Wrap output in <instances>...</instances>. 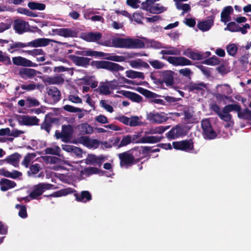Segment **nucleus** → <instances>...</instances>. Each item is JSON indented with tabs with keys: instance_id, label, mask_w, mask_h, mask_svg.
<instances>
[{
	"instance_id": "f257e3e1",
	"label": "nucleus",
	"mask_w": 251,
	"mask_h": 251,
	"mask_svg": "<svg viewBox=\"0 0 251 251\" xmlns=\"http://www.w3.org/2000/svg\"><path fill=\"white\" fill-rule=\"evenodd\" d=\"M54 41L50 39L45 38H37L26 43H24L21 42H15L10 44V48L8 49L7 50L11 53H12L15 51L18 50V49L21 48H24L27 47H30L32 48L46 47L49 46L50 43Z\"/></svg>"
},
{
	"instance_id": "f03ea898",
	"label": "nucleus",
	"mask_w": 251,
	"mask_h": 251,
	"mask_svg": "<svg viewBox=\"0 0 251 251\" xmlns=\"http://www.w3.org/2000/svg\"><path fill=\"white\" fill-rule=\"evenodd\" d=\"M74 196L76 201H80L82 202H86L92 200V195L87 190H84L81 192L80 194L76 193V190L68 188L65 189L55 192L52 194L49 195L50 197H60L65 196L67 195L74 193Z\"/></svg>"
},
{
	"instance_id": "7ed1b4c3",
	"label": "nucleus",
	"mask_w": 251,
	"mask_h": 251,
	"mask_svg": "<svg viewBox=\"0 0 251 251\" xmlns=\"http://www.w3.org/2000/svg\"><path fill=\"white\" fill-rule=\"evenodd\" d=\"M90 65L94 68L105 69L113 73L124 70V68L121 65L106 60H93L90 62Z\"/></svg>"
},
{
	"instance_id": "20e7f679",
	"label": "nucleus",
	"mask_w": 251,
	"mask_h": 251,
	"mask_svg": "<svg viewBox=\"0 0 251 251\" xmlns=\"http://www.w3.org/2000/svg\"><path fill=\"white\" fill-rule=\"evenodd\" d=\"M190 129L189 126L177 125L173 127L165 134L166 137L169 140H174L179 137L186 136Z\"/></svg>"
},
{
	"instance_id": "39448f33",
	"label": "nucleus",
	"mask_w": 251,
	"mask_h": 251,
	"mask_svg": "<svg viewBox=\"0 0 251 251\" xmlns=\"http://www.w3.org/2000/svg\"><path fill=\"white\" fill-rule=\"evenodd\" d=\"M53 186L52 184L48 183H39L33 186L31 192L28 195V197L30 198L31 200L38 199L43 193L47 190L51 189Z\"/></svg>"
},
{
	"instance_id": "423d86ee",
	"label": "nucleus",
	"mask_w": 251,
	"mask_h": 251,
	"mask_svg": "<svg viewBox=\"0 0 251 251\" xmlns=\"http://www.w3.org/2000/svg\"><path fill=\"white\" fill-rule=\"evenodd\" d=\"M127 151H130L131 156L137 163L149 154L150 148L147 146L136 147Z\"/></svg>"
},
{
	"instance_id": "0eeeda50",
	"label": "nucleus",
	"mask_w": 251,
	"mask_h": 251,
	"mask_svg": "<svg viewBox=\"0 0 251 251\" xmlns=\"http://www.w3.org/2000/svg\"><path fill=\"white\" fill-rule=\"evenodd\" d=\"M201 126L203 130V136L205 139L212 140L217 137V133L212 128L211 123L208 119L203 120L201 122Z\"/></svg>"
},
{
	"instance_id": "6e6552de",
	"label": "nucleus",
	"mask_w": 251,
	"mask_h": 251,
	"mask_svg": "<svg viewBox=\"0 0 251 251\" xmlns=\"http://www.w3.org/2000/svg\"><path fill=\"white\" fill-rule=\"evenodd\" d=\"M118 156L121 167L128 168L137 163L130 155V151H126L120 153L118 154Z\"/></svg>"
},
{
	"instance_id": "1a4fd4ad",
	"label": "nucleus",
	"mask_w": 251,
	"mask_h": 251,
	"mask_svg": "<svg viewBox=\"0 0 251 251\" xmlns=\"http://www.w3.org/2000/svg\"><path fill=\"white\" fill-rule=\"evenodd\" d=\"M175 149L189 152L194 149V143L193 139L175 141L173 143Z\"/></svg>"
},
{
	"instance_id": "9d476101",
	"label": "nucleus",
	"mask_w": 251,
	"mask_h": 251,
	"mask_svg": "<svg viewBox=\"0 0 251 251\" xmlns=\"http://www.w3.org/2000/svg\"><path fill=\"white\" fill-rule=\"evenodd\" d=\"M242 109V107L238 103L227 104L223 108V111L225 115L221 116L223 118H225V122H230L231 121L232 116L230 112L234 111L237 112Z\"/></svg>"
},
{
	"instance_id": "9b49d317",
	"label": "nucleus",
	"mask_w": 251,
	"mask_h": 251,
	"mask_svg": "<svg viewBox=\"0 0 251 251\" xmlns=\"http://www.w3.org/2000/svg\"><path fill=\"white\" fill-rule=\"evenodd\" d=\"M18 121L20 125L22 126H38L40 123V119L35 116L24 115L19 116Z\"/></svg>"
},
{
	"instance_id": "f8f14e48",
	"label": "nucleus",
	"mask_w": 251,
	"mask_h": 251,
	"mask_svg": "<svg viewBox=\"0 0 251 251\" xmlns=\"http://www.w3.org/2000/svg\"><path fill=\"white\" fill-rule=\"evenodd\" d=\"M146 119L151 123L157 124L165 123L168 120V118L164 113H159L155 112H150L147 114Z\"/></svg>"
},
{
	"instance_id": "ddd939ff",
	"label": "nucleus",
	"mask_w": 251,
	"mask_h": 251,
	"mask_svg": "<svg viewBox=\"0 0 251 251\" xmlns=\"http://www.w3.org/2000/svg\"><path fill=\"white\" fill-rule=\"evenodd\" d=\"M13 64L16 66H20L24 67H37V64L32 62L30 60L21 56L13 57L12 58Z\"/></svg>"
},
{
	"instance_id": "4468645a",
	"label": "nucleus",
	"mask_w": 251,
	"mask_h": 251,
	"mask_svg": "<svg viewBox=\"0 0 251 251\" xmlns=\"http://www.w3.org/2000/svg\"><path fill=\"white\" fill-rule=\"evenodd\" d=\"M38 74H40V72L28 68H21L19 73V76L24 80L32 79Z\"/></svg>"
},
{
	"instance_id": "2eb2a0df",
	"label": "nucleus",
	"mask_w": 251,
	"mask_h": 251,
	"mask_svg": "<svg viewBox=\"0 0 251 251\" xmlns=\"http://www.w3.org/2000/svg\"><path fill=\"white\" fill-rule=\"evenodd\" d=\"M58 122V118L53 117V114H47L45 116L44 122L41 125V129L50 133L52 124Z\"/></svg>"
},
{
	"instance_id": "dca6fc26",
	"label": "nucleus",
	"mask_w": 251,
	"mask_h": 251,
	"mask_svg": "<svg viewBox=\"0 0 251 251\" xmlns=\"http://www.w3.org/2000/svg\"><path fill=\"white\" fill-rule=\"evenodd\" d=\"M54 32L55 34L64 38H75L78 35V33L75 30L69 28L55 29Z\"/></svg>"
},
{
	"instance_id": "f3484780",
	"label": "nucleus",
	"mask_w": 251,
	"mask_h": 251,
	"mask_svg": "<svg viewBox=\"0 0 251 251\" xmlns=\"http://www.w3.org/2000/svg\"><path fill=\"white\" fill-rule=\"evenodd\" d=\"M69 58L72 60L73 63L78 66L86 68L90 64L91 59L86 57H79L75 55H70Z\"/></svg>"
},
{
	"instance_id": "a211bd4d",
	"label": "nucleus",
	"mask_w": 251,
	"mask_h": 251,
	"mask_svg": "<svg viewBox=\"0 0 251 251\" xmlns=\"http://www.w3.org/2000/svg\"><path fill=\"white\" fill-rule=\"evenodd\" d=\"M105 160V157L103 155L97 156L94 154H89L85 159L87 164L97 166L100 167L103 162Z\"/></svg>"
},
{
	"instance_id": "6ab92c4d",
	"label": "nucleus",
	"mask_w": 251,
	"mask_h": 251,
	"mask_svg": "<svg viewBox=\"0 0 251 251\" xmlns=\"http://www.w3.org/2000/svg\"><path fill=\"white\" fill-rule=\"evenodd\" d=\"M118 93L123 95L125 97L128 98L135 102H141L143 101V98L139 94H136L131 91L121 90L118 91Z\"/></svg>"
},
{
	"instance_id": "aec40b11",
	"label": "nucleus",
	"mask_w": 251,
	"mask_h": 251,
	"mask_svg": "<svg viewBox=\"0 0 251 251\" xmlns=\"http://www.w3.org/2000/svg\"><path fill=\"white\" fill-rule=\"evenodd\" d=\"M47 93L50 100H52L54 103L58 101L61 98V94L58 88L55 87H50L47 89Z\"/></svg>"
},
{
	"instance_id": "412c9836",
	"label": "nucleus",
	"mask_w": 251,
	"mask_h": 251,
	"mask_svg": "<svg viewBox=\"0 0 251 251\" xmlns=\"http://www.w3.org/2000/svg\"><path fill=\"white\" fill-rule=\"evenodd\" d=\"M64 79L63 77V75H55L54 76H47L44 80L45 84L49 85L52 84H63Z\"/></svg>"
},
{
	"instance_id": "4be33fe9",
	"label": "nucleus",
	"mask_w": 251,
	"mask_h": 251,
	"mask_svg": "<svg viewBox=\"0 0 251 251\" xmlns=\"http://www.w3.org/2000/svg\"><path fill=\"white\" fill-rule=\"evenodd\" d=\"M163 138V136H143L136 141V143L155 144L160 142Z\"/></svg>"
},
{
	"instance_id": "5701e85b",
	"label": "nucleus",
	"mask_w": 251,
	"mask_h": 251,
	"mask_svg": "<svg viewBox=\"0 0 251 251\" xmlns=\"http://www.w3.org/2000/svg\"><path fill=\"white\" fill-rule=\"evenodd\" d=\"M174 72L171 71L166 70L162 72V82L167 86L173 85L174 83Z\"/></svg>"
},
{
	"instance_id": "b1692460",
	"label": "nucleus",
	"mask_w": 251,
	"mask_h": 251,
	"mask_svg": "<svg viewBox=\"0 0 251 251\" xmlns=\"http://www.w3.org/2000/svg\"><path fill=\"white\" fill-rule=\"evenodd\" d=\"M214 16L211 15L208 17V19L203 22H201L197 24V27L201 31H205L209 30L214 23Z\"/></svg>"
},
{
	"instance_id": "393cba45",
	"label": "nucleus",
	"mask_w": 251,
	"mask_h": 251,
	"mask_svg": "<svg viewBox=\"0 0 251 251\" xmlns=\"http://www.w3.org/2000/svg\"><path fill=\"white\" fill-rule=\"evenodd\" d=\"M62 149L63 151H65L67 152L74 153L78 157H81L83 154V150L81 148H79L75 146L66 144L62 145Z\"/></svg>"
},
{
	"instance_id": "a878e982",
	"label": "nucleus",
	"mask_w": 251,
	"mask_h": 251,
	"mask_svg": "<svg viewBox=\"0 0 251 251\" xmlns=\"http://www.w3.org/2000/svg\"><path fill=\"white\" fill-rule=\"evenodd\" d=\"M128 39L122 37H115L112 39V46L115 48L127 49Z\"/></svg>"
},
{
	"instance_id": "bb28decb",
	"label": "nucleus",
	"mask_w": 251,
	"mask_h": 251,
	"mask_svg": "<svg viewBox=\"0 0 251 251\" xmlns=\"http://www.w3.org/2000/svg\"><path fill=\"white\" fill-rule=\"evenodd\" d=\"M62 132L63 135V142L68 143L71 140L73 134V128L71 125H62Z\"/></svg>"
},
{
	"instance_id": "cd10ccee",
	"label": "nucleus",
	"mask_w": 251,
	"mask_h": 251,
	"mask_svg": "<svg viewBox=\"0 0 251 251\" xmlns=\"http://www.w3.org/2000/svg\"><path fill=\"white\" fill-rule=\"evenodd\" d=\"M102 37L100 32H90L83 34L82 38L86 42H97Z\"/></svg>"
},
{
	"instance_id": "c85d7f7f",
	"label": "nucleus",
	"mask_w": 251,
	"mask_h": 251,
	"mask_svg": "<svg viewBox=\"0 0 251 251\" xmlns=\"http://www.w3.org/2000/svg\"><path fill=\"white\" fill-rule=\"evenodd\" d=\"M16 185L15 182L7 178H2L0 180V187L1 191L5 192L11 188H14Z\"/></svg>"
},
{
	"instance_id": "c756f323",
	"label": "nucleus",
	"mask_w": 251,
	"mask_h": 251,
	"mask_svg": "<svg viewBox=\"0 0 251 251\" xmlns=\"http://www.w3.org/2000/svg\"><path fill=\"white\" fill-rule=\"evenodd\" d=\"M77 129L80 135H84L93 133V129L91 125L87 123L80 124L78 125Z\"/></svg>"
},
{
	"instance_id": "7c9ffc66",
	"label": "nucleus",
	"mask_w": 251,
	"mask_h": 251,
	"mask_svg": "<svg viewBox=\"0 0 251 251\" xmlns=\"http://www.w3.org/2000/svg\"><path fill=\"white\" fill-rule=\"evenodd\" d=\"M145 48V44L143 41L139 39H128L127 49H143Z\"/></svg>"
},
{
	"instance_id": "2f4dec72",
	"label": "nucleus",
	"mask_w": 251,
	"mask_h": 251,
	"mask_svg": "<svg viewBox=\"0 0 251 251\" xmlns=\"http://www.w3.org/2000/svg\"><path fill=\"white\" fill-rule=\"evenodd\" d=\"M233 11V7L231 6H227L223 9L221 14V21L226 23L230 20V15Z\"/></svg>"
},
{
	"instance_id": "473e14b6",
	"label": "nucleus",
	"mask_w": 251,
	"mask_h": 251,
	"mask_svg": "<svg viewBox=\"0 0 251 251\" xmlns=\"http://www.w3.org/2000/svg\"><path fill=\"white\" fill-rule=\"evenodd\" d=\"M206 87V84L204 82L199 83L191 82L188 86V90L189 92H204V88Z\"/></svg>"
},
{
	"instance_id": "72a5a7b5",
	"label": "nucleus",
	"mask_w": 251,
	"mask_h": 251,
	"mask_svg": "<svg viewBox=\"0 0 251 251\" xmlns=\"http://www.w3.org/2000/svg\"><path fill=\"white\" fill-rule=\"evenodd\" d=\"M136 90L138 93L143 95L146 98H156L157 97H160L161 96L160 95L156 94L143 87H137Z\"/></svg>"
},
{
	"instance_id": "f704fd0d",
	"label": "nucleus",
	"mask_w": 251,
	"mask_h": 251,
	"mask_svg": "<svg viewBox=\"0 0 251 251\" xmlns=\"http://www.w3.org/2000/svg\"><path fill=\"white\" fill-rule=\"evenodd\" d=\"M192 62L184 57H175L173 65L174 66L191 65Z\"/></svg>"
},
{
	"instance_id": "c9c22d12",
	"label": "nucleus",
	"mask_w": 251,
	"mask_h": 251,
	"mask_svg": "<svg viewBox=\"0 0 251 251\" xmlns=\"http://www.w3.org/2000/svg\"><path fill=\"white\" fill-rule=\"evenodd\" d=\"M14 29L18 34H23L25 31V22L22 20H16L14 25Z\"/></svg>"
},
{
	"instance_id": "e433bc0d",
	"label": "nucleus",
	"mask_w": 251,
	"mask_h": 251,
	"mask_svg": "<svg viewBox=\"0 0 251 251\" xmlns=\"http://www.w3.org/2000/svg\"><path fill=\"white\" fill-rule=\"evenodd\" d=\"M183 54L193 60H201L203 59L201 54L192 51L190 49H187L184 51Z\"/></svg>"
},
{
	"instance_id": "4c0bfd02",
	"label": "nucleus",
	"mask_w": 251,
	"mask_h": 251,
	"mask_svg": "<svg viewBox=\"0 0 251 251\" xmlns=\"http://www.w3.org/2000/svg\"><path fill=\"white\" fill-rule=\"evenodd\" d=\"M21 157V156L19 153L15 152L10 156H7L5 160L3 161H5L7 163L16 167L17 164L19 163Z\"/></svg>"
},
{
	"instance_id": "58836bf2",
	"label": "nucleus",
	"mask_w": 251,
	"mask_h": 251,
	"mask_svg": "<svg viewBox=\"0 0 251 251\" xmlns=\"http://www.w3.org/2000/svg\"><path fill=\"white\" fill-rule=\"evenodd\" d=\"M163 49H165L166 50H161L160 52V54L162 55H177L179 54V51L177 49L172 47V46H164V48Z\"/></svg>"
},
{
	"instance_id": "ea45409f",
	"label": "nucleus",
	"mask_w": 251,
	"mask_h": 251,
	"mask_svg": "<svg viewBox=\"0 0 251 251\" xmlns=\"http://www.w3.org/2000/svg\"><path fill=\"white\" fill-rule=\"evenodd\" d=\"M237 116L240 119L251 121V110L248 108H242L237 114Z\"/></svg>"
},
{
	"instance_id": "a19ab883",
	"label": "nucleus",
	"mask_w": 251,
	"mask_h": 251,
	"mask_svg": "<svg viewBox=\"0 0 251 251\" xmlns=\"http://www.w3.org/2000/svg\"><path fill=\"white\" fill-rule=\"evenodd\" d=\"M126 76L131 79L141 78L144 79L145 76L143 72H136L134 70H130L126 72Z\"/></svg>"
},
{
	"instance_id": "79ce46f5",
	"label": "nucleus",
	"mask_w": 251,
	"mask_h": 251,
	"mask_svg": "<svg viewBox=\"0 0 251 251\" xmlns=\"http://www.w3.org/2000/svg\"><path fill=\"white\" fill-rule=\"evenodd\" d=\"M170 126H160L154 128L149 129L148 132H146V134H161L167 129H169Z\"/></svg>"
},
{
	"instance_id": "37998d69",
	"label": "nucleus",
	"mask_w": 251,
	"mask_h": 251,
	"mask_svg": "<svg viewBox=\"0 0 251 251\" xmlns=\"http://www.w3.org/2000/svg\"><path fill=\"white\" fill-rule=\"evenodd\" d=\"M27 6L32 10L43 11L46 8V5L43 3H38L34 1H30L27 3Z\"/></svg>"
},
{
	"instance_id": "c03bdc74",
	"label": "nucleus",
	"mask_w": 251,
	"mask_h": 251,
	"mask_svg": "<svg viewBox=\"0 0 251 251\" xmlns=\"http://www.w3.org/2000/svg\"><path fill=\"white\" fill-rule=\"evenodd\" d=\"M94 92H98L100 94L105 95H108L111 94L109 86L103 83H100L99 87L94 90Z\"/></svg>"
},
{
	"instance_id": "a18cd8bd",
	"label": "nucleus",
	"mask_w": 251,
	"mask_h": 251,
	"mask_svg": "<svg viewBox=\"0 0 251 251\" xmlns=\"http://www.w3.org/2000/svg\"><path fill=\"white\" fill-rule=\"evenodd\" d=\"M107 53L96 50H85V56L105 57Z\"/></svg>"
},
{
	"instance_id": "49530a36",
	"label": "nucleus",
	"mask_w": 251,
	"mask_h": 251,
	"mask_svg": "<svg viewBox=\"0 0 251 251\" xmlns=\"http://www.w3.org/2000/svg\"><path fill=\"white\" fill-rule=\"evenodd\" d=\"M36 156L35 153H28L25 156L24 159L22 161V165L25 168H28L29 163L31 162L32 159Z\"/></svg>"
},
{
	"instance_id": "de8ad7c7",
	"label": "nucleus",
	"mask_w": 251,
	"mask_h": 251,
	"mask_svg": "<svg viewBox=\"0 0 251 251\" xmlns=\"http://www.w3.org/2000/svg\"><path fill=\"white\" fill-rule=\"evenodd\" d=\"M131 139V135L128 134L123 136L121 142H120L119 144L118 145V149L130 145L132 142Z\"/></svg>"
},
{
	"instance_id": "09e8293b",
	"label": "nucleus",
	"mask_w": 251,
	"mask_h": 251,
	"mask_svg": "<svg viewBox=\"0 0 251 251\" xmlns=\"http://www.w3.org/2000/svg\"><path fill=\"white\" fill-rule=\"evenodd\" d=\"M17 11H18V12L20 14H24L25 15L33 18L37 17L38 16L35 13H34L29 9L24 7L18 8V9H17Z\"/></svg>"
},
{
	"instance_id": "8fccbe9b",
	"label": "nucleus",
	"mask_w": 251,
	"mask_h": 251,
	"mask_svg": "<svg viewBox=\"0 0 251 251\" xmlns=\"http://www.w3.org/2000/svg\"><path fill=\"white\" fill-rule=\"evenodd\" d=\"M23 52L27 53L28 55L35 57L37 55H45V53L42 49H33L32 50H23Z\"/></svg>"
},
{
	"instance_id": "3c124183",
	"label": "nucleus",
	"mask_w": 251,
	"mask_h": 251,
	"mask_svg": "<svg viewBox=\"0 0 251 251\" xmlns=\"http://www.w3.org/2000/svg\"><path fill=\"white\" fill-rule=\"evenodd\" d=\"M15 208L20 209L19 212V216L22 218L27 217V209L25 205L16 204Z\"/></svg>"
},
{
	"instance_id": "603ef678",
	"label": "nucleus",
	"mask_w": 251,
	"mask_h": 251,
	"mask_svg": "<svg viewBox=\"0 0 251 251\" xmlns=\"http://www.w3.org/2000/svg\"><path fill=\"white\" fill-rule=\"evenodd\" d=\"M166 10V8L163 6H159V4L156 3L155 5L151 6L150 8L149 12L151 14H158Z\"/></svg>"
},
{
	"instance_id": "864d4df0",
	"label": "nucleus",
	"mask_w": 251,
	"mask_h": 251,
	"mask_svg": "<svg viewBox=\"0 0 251 251\" xmlns=\"http://www.w3.org/2000/svg\"><path fill=\"white\" fill-rule=\"evenodd\" d=\"M147 44L149 47L154 49H160L164 48V46L161 42L154 40H149Z\"/></svg>"
},
{
	"instance_id": "5fc2aeb1",
	"label": "nucleus",
	"mask_w": 251,
	"mask_h": 251,
	"mask_svg": "<svg viewBox=\"0 0 251 251\" xmlns=\"http://www.w3.org/2000/svg\"><path fill=\"white\" fill-rule=\"evenodd\" d=\"M211 108L213 111L217 114L219 118H220L222 121L225 122V118H223L221 116H224L223 111H221L220 107L216 103H213L211 106Z\"/></svg>"
},
{
	"instance_id": "6e6d98bb",
	"label": "nucleus",
	"mask_w": 251,
	"mask_h": 251,
	"mask_svg": "<svg viewBox=\"0 0 251 251\" xmlns=\"http://www.w3.org/2000/svg\"><path fill=\"white\" fill-rule=\"evenodd\" d=\"M0 62H2L6 65L11 64L9 56L7 55L6 53L2 52L1 50H0Z\"/></svg>"
},
{
	"instance_id": "4d7b16f0",
	"label": "nucleus",
	"mask_w": 251,
	"mask_h": 251,
	"mask_svg": "<svg viewBox=\"0 0 251 251\" xmlns=\"http://www.w3.org/2000/svg\"><path fill=\"white\" fill-rule=\"evenodd\" d=\"M226 50L229 55L234 56L238 50V48L234 44H230L226 46Z\"/></svg>"
},
{
	"instance_id": "13d9d810",
	"label": "nucleus",
	"mask_w": 251,
	"mask_h": 251,
	"mask_svg": "<svg viewBox=\"0 0 251 251\" xmlns=\"http://www.w3.org/2000/svg\"><path fill=\"white\" fill-rule=\"evenodd\" d=\"M175 4L176 6V8L178 10H183V13L187 12L191 10V7L188 3H182L181 2H177L175 3Z\"/></svg>"
},
{
	"instance_id": "bf43d9fd",
	"label": "nucleus",
	"mask_w": 251,
	"mask_h": 251,
	"mask_svg": "<svg viewBox=\"0 0 251 251\" xmlns=\"http://www.w3.org/2000/svg\"><path fill=\"white\" fill-rule=\"evenodd\" d=\"M25 101H26V106L28 107H31L32 106H38L40 105V102L35 99L32 98L31 97H28L26 99H25Z\"/></svg>"
},
{
	"instance_id": "052dcab7",
	"label": "nucleus",
	"mask_w": 251,
	"mask_h": 251,
	"mask_svg": "<svg viewBox=\"0 0 251 251\" xmlns=\"http://www.w3.org/2000/svg\"><path fill=\"white\" fill-rule=\"evenodd\" d=\"M108 55V57H105V59L108 60H111L115 62H124L126 60V57H124L123 56H118V55H110L109 54H107Z\"/></svg>"
},
{
	"instance_id": "680f3d73",
	"label": "nucleus",
	"mask_w": 251,
	"mask_h": 251,
	"mask_svg": "<svg viewBox=\"0 0 251 251\" xmlns=\"http://www.w3.org/2000/svg\"><path fill=\"white\" fill-rule=\"evenodd\" d=\"M149 63L151 65L152 68L156 69H162L165 66V64L158 60H149Z\"/></svg>"
},
{
	"instance_id": "e2e57ef3",
	"label": "nucleus",
	"mask_w": 251,
	"mask_h": 251,
	"mask_svg": "<svg viewBox=\"0 0 251 251\" xmlns=\"http://www.w3.org/2000/svg\"><path fill=\"white\" fill-rule=\"evenodd\" d=\"M238 25L236 24L235 22H231L227 24L225 30H228L231 32H238Z\"/></svg>"
},
{
	"instance_id": "0e129e2a",
	"label": "nucleus",
	"mask_w": 251,
	"mask_h": 251,
	"mask_svg": "<svg viewBox=\"0 0 251 251\" xmlns=\"http://www.w3.org/2000/svg\"><path fill=\"white\" fill-rule=\"evenodd\" d=\"M202 63L210 65H216L219 64V60L217 57L214 56L205 60Z\"/></svg>"
},
{
	"instance_id": "69168bd1",
	"label": "nucleus",
	"mask_w": 251,
	"mask_h": 251,
	"mask_svg": "<svg viewBox=\"0 0 251 251\" xmlns=\"http://www.w3.org/2000/svg\"><path fill=\"white\" fill-rule=\"evenodd\" d=\"M84 172L88 175L100 174V171L96 167H88L84 169Z\"/></svg>"
},
{
	"instance_id": "338daca9",
	"label": "nucleus",
	"mask_w": 251,
	"mask_h": 251,
	"mask_svg": "<svg viewBox=\"0 0 251 251\" xmlns=\"http://www.w3.org/2000/svg\"><path fill=\"white\" fill-rule=\"evenodd\" d=\"M141 122L139 121V118L136 116H132L130 118L128 126H136L141 125Z\"/></svg>"
},
{
	"instance_id": "774afa93",
	"label": "nucleus",
	"mask_w": 251,
	"mask_h": 251,
	"mask_svg": "<svg viewBox=\"0 0 251 251\" xmlns=\"http://www.w3.org/2000/svg\"><path fill=\"white\" fill-rule=\"evenodd\" d=\"M63 108L64 110L71 113H76L82 111V110L80 108L70 105H64Z\"/></svg>"
}]
</instances>
